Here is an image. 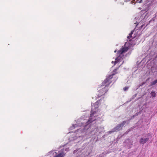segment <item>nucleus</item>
<instances>
[{"label": "nucleus", "instance_id": "1", "mask_svg": "<svg viewBox=\"0 0 157 157\" xmlns=\"http://www.w3.org/2000/svg\"><path fill=\"white\" fill-rule=\"evenodd\" d=\"M128 48L127 47H124L122 48L120 50L118 51L117 53L118 57L117 58L114 62V65L117 63L121 61L123 59L124 56L123 54L126 52L128 50Z\"/></svg>", "mask_w": 157, "mask_h": 157}, {"label": "nucleus", "instance_id": "2", "mask_svg": "<svg viewBox=\"0 0 157 157\" xmlns=\"http://www.w3.org/2000/svg\"><path fill=\"white\" fill-rule=\"evenodd\" d=\"M93 105H92V111L91 112V113L90 115V118L89 119V120L88 121L87 124H89L91 122H93L96 119L95 118L92 117L96 113V111H94L93 110L94 109L97 108L98 107V103L96 102L94 104H93Z\"/></svg>", "mask_w": 157, "mask_h": 157}, {"label": "nucleus", "instance_id": "3", "mask_svg": "<svg viewBox=\"0 0 157 157\" xmlns=\"http://www.w3.org/2000/svg\"><path fill=\"white\" fill-rule=\"evenodd\" d=\"M111 83V82H109V81H107V82H105L104 81L103 82L102 84L103 85H105V86L103 88H102L101 90H99V92L100 93L99 94V95L100 96H101L102 95L104 94L105 93H106L107 91V87L108 86L109 84Z\"/></svg>", "mask_w": 157, "mask_h": 157}, {"label": "nucleus", "instance_id": "4", "mask_svg": "<svg viewBox=\"0 0 157 157\" xmlns=\"http://www.w3.org/2000/svg\"><path fill=\"white\" fill-rule=\"evenodd\" d=\"M117 69H116L114 70H113V73L112 75L109 76V77H108L106 78V79L104 80V82H107V81H109V82H111V81L110 80L113 78V76L115 75L116 73H117Z\"/></svg>", "mask_w": 157, "mask_h": 157}, {"label": "nucleus", "instance_id": "5", "mask_svg": "<svg viewBox=\"0 0 157 157\" xmlns=\"http://www.w3.org/2000/svg\"><path fill=\"white\" fill-rule=\"evenodd\" d=\"M125 122H124V121L122 123L118 125L116 127L114 128L113 129V131H110L109 132L111 133L113 132L116 131H117L120 128L121 126H122L124 125L125 124Z\"/></svg>", "mask_w": 157, "mask_h": 157}, {"label": "nucleus", "instance_id": "6", "mask_svg": "<svg viewBox=\"0 0 157 157\" xmlns=\"http://www.w3.org/2000/svg\"><path fill=\"white\" fill-rule=\"evenodd\" d=\"M134 31H132L129 34V36L127 37V38L129 41L132 40L135 37V36H132V35L133 34Z\"/></svg>", "mask_w": 157, "mask_h": 157}, {"label": "nucleus", "instance_id": "7", "mask_svg": "<svg viewBox=\"0 0 157 157\" xmlns=\"http://www.w3.org/2000/svg\"><path fill=\"white\" fill-rule=\"evenodd\" d=\"M148 140V139L147 138H142L140 140V142L141 144H144L146 143Z\"/></svg>", "mask_w": 157, "mask_h": 157}, {"label": "nucleus", "instance_id": "8", "mask_svg": "<svg viewBox=\"0 0 157 157\" xmlns=\"http://www.w3.org/2000/svg\"><path fill=\"white\" fill-rule=\"evenodd\" d=\"M64 155L65 154L63 152H62L53 157H63L64 156Z\"/></svg>", "mask_w": 157, "mask_h": 157}, {"label": "nucleus", "instance_id": "9", "mask_svg": "<svg viewBox=\"0 0 157 157\" xmlns=\"http://www.w3.org/2000/svg\"><path fill=\"white\" fill-rule=\"evenodd\" d=\"M151 97H155L156 96V93L154 91H152L151 93Z\"/></svg>", "mask_w": 157, "mask_h": 157}, {"label": "nucleus", "instance_id": "10", "mask_svg": "<svg viewBox=\"0 0 157 157\" xmlns=\"http://www.w3.org/2000/svg\"><path fill=\"white\" fill-rule=\"evenodd\" d=\"M157 83V79L156 80H155L152 82L151 83V85H154Z\"/></svg>", "mask_w": 157, "mask_h": 157}, {"label": "nucleus", "instance_id": "11", "mask_svg": "<svg viewBox=\"0 0 157 157\" xmlns=\"http://www.w3.org/2000/svg\"><path fill=\"white\" fill-rule=\"evenodd\" d=\"M128 89V87H125L123 88L124 90V91L127 90Z\"/></svg>", "mask_w": 157, "mask_h": 157}, {"label": "nucleus", "instance_id": "12", "mask_svg": "<svg viewBox=\"0 0 157 157\" xmlns=\"http://www.w3.org/2000/svg\"><path fill=\"white\" fill-rule=\"evenodd\" d=\"M142 1V0H136V2H138L139 3H141Z\"/></svg>", "mask_w": 157, "mask_h": 157}, {"label": "nucleus", "instance_id": "13", "mask_svg": "<svg viewBox=\"0 0 157 157\" xmlns=\"http://www.w3.org/2000/svg\"><path fill=\"white\" fill-rule=\"evenodd\" d=\"M143 25H142L141 26V28H140V29H141V28L143 27Z\"/></svg>", "mask_w": 157, "mask_h": 157}, {"label": "nucleus", "instance_id": "14", "mask_svg": "<svg viewBox=\"0 0 157 157\" xmlns=\"http://www.w3.org/2000/svg\"><path fill=\"white\" fill-rule=\"evenodd\" d=\"M65 150L67 151H68V150H67V149H65Z\"/></svg>", "mask_w": 157, "mask_h": 157}, {"label": "nucleus", "instance_id": "15", "mask_svg": "<svg viewBox=\"0 0 157 157\" xmlns=\"http://www.w3.org/2000/svg\"><path fill=\"white\" fill-rule=\"evenodd\" d=\"M112 63H113V61L112 62Z\"/></svg>", "mask_w": 157, "mask_h": 157}, {"label": "nucleus", "instance_id": "16", "mask_svg": "<svg viewBox=\"0 0 157 157\" xmlns=\"http://www.w3.org/2000/svg\"><path fill=\"white\" fill-rule=\"evenodd\" d=\"M116 52V50L115 51H114L115 52Z\"/></svg>", "mask_w": 157, "mask_h": 157}]
</instances>
